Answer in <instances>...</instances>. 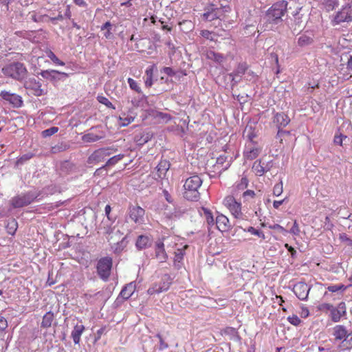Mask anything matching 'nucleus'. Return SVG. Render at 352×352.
Returning <instances> with one entry per match:
<instances>
[{
  "instance_id": "obj_7",
  "label": "nucleus",
  "mask_w": 352,
  "mask_h": 352,
  "mask_svg": "<svg viewBox=\"0 0 352 352\" xmlns=\"http://www.w3.org/2000/svg\"><path fill=\"white\" fill-rule=\"evenodd\" d=\"M172 284V278L168 274H164L160 279L153 283L147 290L148 295L152 296L167 291Z\"/></svg>"
},
{
  "instance_id": "obj_39",
  "label": "nucleus",
  "mask_w": 352,
  "mask_h": 352,
  "mask_svg": "<svg viewBox=\"0 0 352 352\" xmlns=\"http://www.w3.org/2000/svg\"><path fill=\"white\" fill-rule=\"evenodd\" d=\"M204 214L206 218V220L208 223V224L210 226H212L214 225L215 221L212 215V213L211 211L206 208H203Z\"/></svg>"
},
{
  "instance_id": "obj_23",
  "label": "nucleus",
  "mask_w": 352,
  "mask_h": 352,
  "mask_svg": "<svg viewBox=\"0 0 352 352\" xmlns=\"http://www.w3.org/2000/svg\"><path fill=\"white\" fill-rule=\"evenodd\" d=\"M85 327L83 324H76L74 329L72 331L71 336L73 339L74 344H78L80 342V338L83 332L85 331Z\"/></svg>"
},
{
  "instance_id": "obj_45",
  "label": "nucleus",
  "mask_w": 352,
  "mask_h": 352,
  "mask_svg": "<svg viewBox=\"0 0 352 352\" xmlns=\"http://www.w3.org/2000/svg\"><path fill=\"white\" fill-rule=\"evenodd\" d=\"M127 82L131 89L135 91L138 94L141 93L142 90L140 86L138 85V82L135 80H133L131 78H129L127 79Z\"/></svg>"
},
{
  "instance_id": "obj_55",
  "label": "nucleus",
  "mask_w": 352,
  "mask_h": 352,
  "mask_svg": "<svg viewBox=\"0 0 352 352\" xmlns=\"http://www.w3.org/2000/svg\"><path fill=\"white\" fill-rule=\"evenodd\" d=\"M347 63H346V69L349 72L348 74H350V77L352 76V56L347 55Z\"/></svg>"
},
{
  "instance_id": "obj_24",
  "label": "nucleus",
  "mask_w": 352,
  "mask_h": 352,
  "mask_svg": "<svg viewBox=\"0 0 352 352\" xmlns=\"http://www.w3.org/2000/svg\"><path fill=\"white\" fill-rule=\"evenodd\" d=\"M248 186V179L242 177L239 183H236L232 188L231 195L237 197L241 191H243Z\"/></svg>"
},
{
  "instance_id": "obj_25",
  "label": "nucleus",
  "mask_w": 352,
  "mask_h": 352,
  "mask_svg": "<svg viewBox=\"0 0 352 352\" xmlns=\"http://www.w3.org/2000/svg\"><path fill=\"white\" fill-rule=\"evenodd\" d=\"M276 138H279V141L280 144H284L283 141H285V145L289 146V143L292 142V135L290 131H285L283 129H278L276 135Z\"/></svg>"
},
{
  "instance_id": "obj_57",
  "label": "nucleus",
  "mask_w": 352,
  "mask_h": 352,
  "mask_svg": "<svg viewBox=\"0 0 352 352\" xmlns=\"http://www.w3.org/2000/svg\"><path fill=\"white\" fill-rule=\"evenodd\" d=\"M300 314L302 318H307L309 316V309L304 305L301 306Z\"/></svg>"
},
{
  "instance_id": "obj_8",
  "label": "nucleus",
  "mask_w": 352,
  "mask_h": 352,
  "mask_svg": "<svg viewBox=\"0 0 352 352\" xmlns=\"http://www.w3.org/2000/svg\"><path fill=\"white\" fill-rule=\"evenodd\" d=\"M112 265V258L109 256L102 257L98 261L96 270L99 277L102 280L107 281L109 279Z\"/></svg>"
},
{
  "instance_id": "obj_19",
  "label": "nucleus",
  "mask_w": 352,
  "mask_h": 352,
  "mask_svg": "<svg viewBox=\"0 0 352 352\" xmlns=\"http://www.w3.org/2000/svg\"><path fill=\"white\" fill-rule=\"evenodd\" d=\"M272 162L264 165L262 163L261 160H256L252 166V170L255 173V174L258 176L263 175L266 172L269 171L272 167Z\"/></svg>"
},
{
  "instance_id": "obj_48",
  "label": "nucleus",
  "mask_w": 352,
  "mask_h": 352,
  "mask_svg": "<svg viewBox=\"0 0 352 352\" xmlns=\"http://www.w3.org/2000/svg\"><path fill=\"white\" fill-rule=\"evenodd\" d=\"M287 319L290 324L294 326H298L301 323V320L295 314L288 316Z\"/></svg>"
},
{
  "instance_id": "obj_11",
  "label": "nucleus",
  "mask_w": 352,
  "mask_h": 352,
  "mask_svg": "<svg viewBox=\"0 0 352 352\" xmlns=\"http://www.w3.org/2000/svg\"><path fill=\"white\" fill-rule=\"evenodd\" d=\"M128 215L131 221L136 224L144 223L145 210L139 206H131L128 209Z\"/></svg>"
},
{
  "instance_id": "obj_13",
  "label": "nucleus",
  "mask_w": 352,
  "mask_h": 352,
  "mask_svg": "<svg viewBox=\"0 0 352 352\" xmlns=\"http://www.w3.org/2000/svg\"><path fill=\"white\" fill-rule=\"evenodd\" d=\"M311 287L305 282H298L294 285L293 292L300 300L307 298Z\"/></svg>"
},
{
  "instance_id": "obj_37",
  "label": "nucleus",
  "mask_w": 352,
  "mask_h": 352,
  "mask_svg": "<svg viewBox=\"0 0 352 352\" xmlns=\"http://www.w3.org/2000/svg\"><path fill=\"white\" fill-rule=\"evenodd\" d=\"M179 25L180 26L181 30L184 32H188L194 28L193 23L190 20H184L179 23Z\"/></svg>"
},
{
  "instance_id": "obj_63",
  "label": "nucleus",
  "mask_w": 352,
  "mask_h": 352,
  "mask_svg": "<svg viewBox=\"0 0 352 352\" xmlns=\"http://www.w3.org/2000/svg\"><path fill=\"white\" fill-rule=\"evenodd\" d=\"M154 66L148 67L145 72L146 77L153 78Z\"/></svg>"
},
{
  "instance_id": "obj_40",
  "label": "nucleus",
  "mask_w": 352,
  "mask_h": 352,
  "mask_svg": "<svg viewBox=\"0 0 352 352\" xmlns=\"http://www.w3.org/2000/svg\"><path fill=\"white\" fill-rule=\"evenodd\" d=\"M228 159V156L226 155H221L217 158L216 164L214 165V167H217L218 169H219V171H221L223 168L221 167L223 166V164L226 162Z\"/></svg>"
},
{
  "instance_id": "obj_3",
  "label": "nucleus",
  "mask_w": 352,
  "mask_h": 352,
  "mask_svg": "<svg viewBox=\"0 0 352 352\" xmlns=\"http://www.w3.org/2000/svg\"><path fill=\"white\" fill-rule=\"evenodd\" d=\"M287 1L285 0L274 3L266 12L265 19L267 24H278L287 12Z\"/></svg>"
},
{
  "instance_id": "obj_49",
  "label": "nucleus",
  "mask_w": 352,
  "mask_h": 352,
  "mask_svg": "<svg viewBox=\"0 0 352 352\" xmlns=\"http://www.w3.org/2000/svg\"><path fill=\"white\" fill-rule=\"evenodd\" d=\"M268 228L271 230H277L283 234H286L288 232V231L285 228L276 223L273 225H269Z\"/></svg>"
},
{
  "instance_id": "obj_28",
  "label": "nucleus",
  "mask_w": 352,
  "mask_h": 352,
  "mask_svg": "<svg viewBox=\"0 0 352 352\" xmlns=\"http://www.w3.org/2000/svg\"><path fill=\"white\" fill-rule=\"evenodd\" d=\"M151 243V239L148 236L140 235L136 241L135 245L138 249L142 250L146 248Z\"/></svg>"
},
{
  "instance_id": "obj_62",
  "label": "nucleus",
  "mask_w": 352,
  "mask_h": 352,
  "mask_svg": "<svg viewBox=\"0 0 352 352\" xmlns=\"http://www.w3.org/2000/svg\"><path fill=\"white\" fill-rule=\"evenodd\" d=\"M163 72L169 76H173L175 72L171 67H166L163 68Z\"/></svg>"
},
{
  "instance_id": "obj_12",
  "label": "nucleus",
  "mask_w": 352,
  "mask_h": 352,
  "mask_svg": "<svg viewBox=\"0 0 352 352\" xmlns=\"http://www.w3.org/2000/svg\"><path fill=\"white\" fill-rule=\"evenodd\" d=\"M35 198L36 197L30 193L19 195L12 199V206L14 208H21L30 204L34 201Z\"/></svg>"
},
{
  "instance_id": "obj_32",
  "label": "nucleus",
  "mask_w": 352,
  "mask_h": 352,
  "mask_svg": "<svg viewBox=\"0 0 352 352\" xmlns=\"http://www.w3.org/2000/svg\"><path fill=\"white\" fill-rule=\"evenodd\" d=\"M244 232H247L250 233L252 235L256 236L261 239L264 240L265 239V234L263 231L256 229L255 228L252 226H249L245 229H243Z\"/></svg>"
},
{
  "instance_id": "obj_38",
  "label": "nucleus",
  "mask_w": 352,
  "mask_h": 352,
  "mask_svg": "<svg viewBox=\"0 0 352 352\" xmlns=\"http://www.w3.org/2000/svg\"><path fill=\"white\" fill-rule=\"evenodd\" d=\"M46 54L47 57H49L54 64L60 66H64L65 65V63L60 60L52 50H47Z\"/></svg>"
},
{
  "instance_id": "obj_64",
  "label": "nucleus",
  "mask_w": 352,
  "mask_h": 352,
  "mask_svg": "<svg viewBox=\"0 0 352 352\" xmlns=\"http://www.w3.org/2000/svg\"><path fill=\"white\" fill-rule=\"evenodd\" d=\"M74 3L80 7L85 8L87 6V3L85 1V0H73Z\"/></svg>"
},
{
  "instance_id": "obj_10",
  "label": "nucleus",
  "mask_w": 352,
  "mask_h": 352,
  "mask_svg": "<svg viewBox=\"0 0 352 352\" xmlns=\"http://www.w3.org/2000/svg\"><path fill=\"white\" fill-rule=\"evenodd\" d=\"M116 148H101L94 151L88 157V164H98L104 161L107 157L114 153Z\"/></svg>"
},
{
  "instance_id": "obj_1",
  "label": "nucleus",
  "mask_w": 352,
  "mask_h": 352,
  "mask_svg": "<svg viewBox=\"0 0 352 352\" xmlns=\"http://www.w3.org/2000/svg\"><path fill=\"white\" fill-rule=\"evenodd\" d=\"M318 311L326 314L333 322H338L346 315V305L342 301L336 306L330 302H321L317 307Z\"/></svg>"
},
{
  "instance_id": "obj_20",
  "label": "nucleus",
  "mask_w": 352,
  "mask_h": 352,
  "mask_svg": "<svg viewBox=\"0 0 352 352\" xmlns=\"http://www.w3.org/2000/svg\"><path fill=\"white\" fill-rule=\"evenodd\" d=\"M155 258L160 262H166L168 256L165 251L164 244L162 241H158L155 243Z\"/></svg>"
},
{
  "instance_id": "obj_50",
  "label": "nucleus",
  "mask_w": 352,
  "mask_h": 352,
  "mask_svg": "<svg viewBox=\"0 0 352 352\" xmlns=\"http://www.w3.org/2000/svg\"><path fill=\"white\" fill-rule=\"evenodd\" d=\"M343 344L347 349H352V332L347 334L343 340Z\"/></svg>"
},
{
  "instance_id": "obj_26",
  "label": "nucleus",
  "mask_w": 352,
  "mask_h": 352,
  "mask_svg": "<svg viewBox=\"0 0 352 352\" xmlns=\"http://www.w3.org/2000/svg\"><path fill=\"white\" fill-rule=\"evenodd\" d=\"M348 333L343 325H336L333 327V335L336 340H344Z\"/></svg>"
},
{
  "instance_id": "obj_36",
  "label": "nucleus",
  "mask_w": 352,
  "mask_h": 352,
  "mask_svg": "<svg viewBox=\"0 0 352 352\" xmlns=\"http://www.w3.org/2000/svg\"><path fill=\"white\" fill-rule=\"evenodd\" d=\"M124 157V154H118L117 155H114L112 157L109 158L106 164L102 167L105 168L109 166H113L116 164L118 162L122 160Z\"/></svg>"
},
{
  "instance_id": "obj_27",
  "label": "nucleus",
  "mask_w": 352,
  "mask_h": 352,
  "mask_svg": "<svg viewBox=\"0 0 352 352\" xmlns=\"http://www.w3.org/2000/svg\"><path fill=\"white\" fill-rule=\"evenodd\" d=\"M206 57L207 59L213 60L217 63H221L226 59V57L222 54L215 52L212 50L207 51L206 52Z\"/></svg>"
},
{
  "instance_id": "obj_47",
  "label": "nucleus",
  "mask_w": 352,
  "mask_h": 352,
  "mask_svg": "<svg viewBox=\"0 0 352 352\" xmlns=\"http://www.w3.org/2000/svg\"><path fill=\"white\" fill-rule=\"evenodd\" d=\"M34 157V154L28 153L21 156L16 161V164H23L26 161L32 159Z\"/></svg>"
},
{
  "instance_id": "obj_42",
  "label": "nucleus",
  "mask_w": 352,
  "mask_h": 352,
  "mask_svg": "<svg viewBox=\"0 0 352 352\" xmlns=\"http://www.w3.org/2000/svg\"><path fill=\"white\" fill-rule=\"evenodd\" d=\"M283 192V182L276 184L273 188V195L274 196H280Z\"/></svg>"
},
{
  "instance_id": "obj_22",
  "label": "nucleus",
  "mask_w": 352,
  "mask_h": 352,
  "mask_svg": "<svg viewBox=\"0 0 352 352\" xmlns=\"http://www.w3.org/2000/svg\"><path fill=\"white\" fill-rule=\"evenodd\" d=\"M136 289V284L135 282H131L126 285L120 293V296L124 300L129 299Z\"/></svg>"
},
{
  "instance_id": "obj_43",
  "label": "nucleus",
  "mask_w": 352,
  "mask_h": 352,
  "mask_svg": "<svg viewBox=\"0 0 352 352\" xmlns=\"http://www.w3.org/2000/svg\"><path fill=\"white\" fill-rule=\"evenodd\" d=\"M155 118H159L162 122L167 123L172 119V116L166 113L157 112Z\"/></svg>"
},
{
  "instance_id": "obj_58",
  "label": "nucleus",
  "mask_w": 352,
  "mask_h": 352,
  "mask_svg": "<svg viewBox=\"0 0 352 352\" xmlns=\"http://www.w3.org/2000/svg\"><path fill=\"white\" fill-rule=\"evenodd\" d=\"M8 327V321L3 317L0 316V331H3Z\"/></svg>"
},
{
  "instance_id": "obj_16",
  "label": "nucleus",
  "mask_w": 352,
  "mask_h": 352,
  "mask_svg": "<svg viewBox=\"0 0 352 352\" xmlns=\"http://www.w3.org/2000/svg\"><path fill=\"white\" fill-rule=\"evenodd\" d=\"M0 96L14 107H20L23 104L21 97L16 94L7 91H1Z\"/></svg>"
},
{
  "instance_id": "obj_41",
  "label": "nucleus",
  "mask_w": 352,
  "mask_h": 352,
  "mask_svg": "<svg viewBox=\"0 0 352 352\" xmlns=\"http://www.w3.org/2000/svg\"><path fill=\"white\" fill-rule=\"evenodd\" d=\"M97 100L100 103L103 104L107 107L115 109V107L113 106L112 102L109 100L107 98L102 96H98L97 97Z\"/></svg>"
},
{
  "instance_id": "obj_44",
  "label": "nucleus",
  "mask_w": 352,
  "mask_h": 352,
  "mask_svg": "<svg viewBox=\"0 0 352 352\" xmlns=\"http://www.w3.org/2000/svg\"><path fill=\"white\" fill-rule=\"evenodd\" d=\"M155 337L157 338L159 340V343H160L159 350L160 351H164L168 348V344L166 342H165L164 338L162 337V336L160 333L156 334Z\"/></svg>"
},
{
  "instance_id": "obj_31",
  "label": "nucleus",
  "mask_w": 352,
  "mask_h": 352,
  "mask_svg": "<svg viewBox=\"0 0 352 352\" xmlns=\"http://www.w3.org/2000/svg\"><path fill=\"white\" fill-rule=\"evenodd\" d=\"M18 223L14 219L10 220L6 225V230L9 234L14 235L17 230Z\"/></svg>"
},
{
  "instance_id": "obj_53",
  "label": "nucleus",
  "mask_w": 352,
  "mask_h": 352,
  "mask_svg": "<svg viewBox=\"0 0 352 352\" xmlns=\"http://www.w3.org/2000/svg\"><path fill=\"white\" fill-rule=\"evenodd\" d=\"M339 239L342 242L346 243V245L352 246V239H351L346 234H340Z\"/></svg>"
},
{
  "instance_id": "obj_56",
  "label": "nucleus",
  "mask_w": 352,
  "mask_h": 352,
  "mask_svg": "<svg viewBox=\"0 0 352 352\" xmlns=\"http://www.w3.org/2000/svg\"><path fill=\"white\" fill-rule=\"evenodd\" d=\"M242 195L244 199H253L256 196V194L254 190H247L243 191Z\"/></svg>"
},
{
  "instance_id": "obj_46",
  "label": "nucleus",
  "mask_w": 352,
  "mask_h": 352,
  "mask_svg": "<svg viewBox=\"0 0 352 352\" xmlns=\"http://www.w3.org/2000/svg\"><path fill=\"white\" fill-rule=\"evenodd\" d=\"M58 131V128L56 126H52L50 129H45L42 131V135L44 138L50 137Z\"/></svg>"
},
{
  "instance_id": "obj_17",
  "label": "nucleus",
  "mask_w": 352,
  "mask_h": 352,
  "mask_svg": "<svg viewBox=\"0 0 352 352\" xmlns=\"http://www.w3.org/2000/svg\"><path fill=\"white\" fill-rule=\"evenodd\" d=\"M24 86L27 89L31 90L34 96H40L43 94L41 84L34 78H30L25 81Z\"/></svg>"
},
{
  "instance_id": "obj_52",
  "label": "nucleus",
  "mask_w": 352,
  "mask_h": 352,
  "mask_svg": "<svg viewBox=\"0 0 352 352\" xmlns=\"http://www.w3.org/2000/svg\"><path fill=\"white\" fill-rule=\"evenodd\" d=\"M120 120L121 122L120 126H126L129 125V124H131L132 122H133L134 118L132 116H130V117L127 116L125 118L120 117Z\"/></svg>"
},
{
  "instance_id": "obj_35",
  "label": "nucleus",
  "mask_w": 352,
  "mask_h": 352,
  "mask_svg": "<svg viewBox=\"0 0 352 352\" xmlns=\"http://www.w3.org/2000/svg\"><path fill=\"white\" fill-rule=\"evenodd\" d=\"M102 137L101 135H98L93 133H89L84 135L82 138V140L85 142H94L100 140Z\"/></svg>"
},
{
  "instance_id": "obj_33",
  "label": "nucleus",
  "mask_w": 352,
  "mask_h": 352,
  "mask_svg": "<svg viewBox=\"0 0 352 352\" xmlns=\"http://www.w3.org/2000/svg\"><path fill=\"white\" fill-rule=\"evenodd\" d=\"M347 288V286L343 284L330 285L327 287L328 292L331 293H336L338 292H344Z\"/></svg>"
},
{
  "instance_id": "obj_59",
  "label": "nucleus",
  "mask_w": 352,
  "mask_h": 352,
  "mask_svg": "<svg viewBox=\"0 0 352 352\" xmlns=\"http://www.w3.org/2000/svg\"><path fill=\"white\" fill-rule=\"evenodd\" d=\"M323 4L328 10H331L334 8L336 2L333 0H326Z\"/></svg>"
},
{
  "instance_id": "obj_4",
  "label": "nucleus",
  "mask_w": 352,
  "mask_h": 352,
  "mask_svg": "<svg viewBox=\"0 0 352 352\" xmlns=\"http://www.w3.org/2000/svg\"><path fill=\"white\" fill-rule=\"evenodd\" d=\"M223 206L228 210L232 217L237 221L248 220L247 215L243 212L242 204L236 200L234 195H227L223 201Z\"/></svg>"
},
{
  "instance_id": "obj_6",
  "label": "nucleus",
  "mask_w": 352,
  "mask_h": 352,
  "mask_svg": "<svg viewBox=\"0 0 352 352\" xmlns=\"http://www.w3.org/2000/svg\"><path fill=\"white\" fill-rule=\"evenodd\" d=\"M231 9L229 6L217 5L216 3H209L204 9L203 18L208 21L215 19H223L226 12H230Z\"/></svg>"
},
{
  "instance_id": "obj_15",
  "label": "nucleus",
  "mask_w": 352,
  "mask_h": 352,
  "mask_svg": "<svg viewBox=\"0 0 352 352\" xmlns=\"http://www.w3.org/2000/svg\"><path fill=\"white\" fill-rule=\"evenodd\" d=\"M170 167V164L167 160H161L156 166V175L154 178L156 180H163L166 178L167 171Z\"/></svg>"
},
{
  "instance_id": "obj_30",
  "label": "nucleus",
  "mask_w": 352,
  "mask_h": 352,
  "mask_svg": "<svg viewBox=\"0 0 352 352\" xmlns=\"http://www.w3.org/2000/svg\"><path fill=\"white\" fill-rule=\"evenodd\" d=\"M56 74H63L65 76H67V74L66 73H64V72L61 73L56 70H45V71H42L41 72V75L42 77L47 78V79H50L51 80H54L56 79Z\"/></svg>"
},
{
  "instance_id": "obj_61",
  "label": "nucleus",
  "mask_w": 352,
  "mask_h": 352,
  "mask_svg": "<svg viewBox=\"0 0 352 352\" xmlns=\"http://www.w3.org/2000/svg\"><path fill=\"white\" fill-rule=\"evenodd\" d=\"M247 69V65L245 63H241V64H239L237 69H236V73L237 74H244L245 72Z\"/></svg>"
},
{
  "instance_id": "obj_60",
  "label": "nucleus",
  "mask_w": 352,
  "mask_h": 352,
  "mask_svg": "<svg viewBox=\"0 0 352 352\" xmlns=\"http://www.w3.org/2000/svg\"><path fill=\"white\" fill-rule=\"evenodd\" d=\"M162 194L167 202L170 204H172L173 202V199L167 190L164 189L162 190Z\"/></svg>"
},
{
  "instance_id": "obj_54",
  "label": "nucleus",
  "mask_w": 352,
  "mask_h": 352,
  "mask_svg": "<svg viewBox=\"0 0 352 352\" xmlns=\"http://www.w3.org/2000/svg\"><path fill=\"white\" fill-rule=\"evenodd\" d=\"M200 34L204 37L205 38L208 39V40H210V41H213L214 40V38L212 36V32L209 31V30H203L200 32Z\"/></svg>"
},
{
  "instance_id": "obj_2",
  "label": "nucleus",
  "mask_w": 352,
  "mask_h": 352,
  "mask_svg": "<svg viewBox=\"0 0 352 352\" xmlns=\"http://www.w3.org/2000/svg\"><path fill=\"white\" fill-rule=\"evenodd\" d=\"M202 182V179L197 175L187 178L183 186L184 197L188 201H197L200 198L199 189L200 188Z\"/></svg>"
},
{
  "instance_id": "obj_14",
  "label": "nucleus",
  "mask_w": 352,
  "mask_h": 352,
  "mask_svg": "<svg viewBox=\"0 0 352 352\" xmlns=\"http://www.w3.org/2000/svg\"><path fill=\"white\" fill-rule=\"evenodd\" d=\"M261 152V148L256 143H249L245 146L243 157L245 160H253L258 156Z\"/></svg>"
},
{
  "instance_id": "obj_18",
  "label": "nucleus",
  "mask_w": 352,
  "mask_h": 352,
  "mask_svg": "<svg viewBox=\"0 0 352 352\" xmlns=\"http://www.w3.org/2000/svg\"><path fill=\"white\" fill-rule=\"evenodd\" d=\"M290 122L289 116L283 112L276 113L273 118V123L278 129L285 127Z\"/></svg>"
},
{
  "instance_id": "obj_34",
  "label": "nucleus",
  "mask_w": 352,
  "mask_h": 352,
  "mask_svg": "<svg viewBox=\"0 0 352 352\" xmlns=\"http://www.w3.org/2000/svg\"><path fill=\"white\" fill-rule=\"evenodd\" d=\"M313 38L307 35L302 34L298 39V44L300 47H305L311 44Z\"/></svg>"
},
{
  "instance_id": "obj_51",
  "label": "nucleus",
  "mask_w": 352,
  "mask_h": 352,
  "mask_svg": "<svg viewBox=\"0 0 352 352\" xmlns=\"http://www.w3.org/2000/svg\"><path fill=\"white\" fill-rule=\"evenodd\" d=\"M300 232V227L296 220H294V225L289 230V233L294 236H299Z\"/></svg>"
},
{
  "instance_id": "obj_21",
  "label": "nucleus",
  "mask_w": 352,
  "mask_h": 352,
  "mask_svg": "<svg viewBox=\"0 0 352 352\" xmlns=\"http://www.w3.org/2000/svg\"><path fill=\"white\" fill-rule=\"evenodd\" d=\"M215 223L217 229L221 232L227 231L230 228L228 218L223 214H220L217 217Z\"/></svg>"
},
{
  "instance_id": "obj_9",
  "label": "nucleus",
  "mask_w": 352,
  "mask_h": 352,
  "mask_svg": "<svg viewBox=\"0 0 352 352\" xmlns=\"http://www.w3.org/2000/svg\"><path fill=\"white\" fill-rule=\"evenodd\" d=\"M352 21V1L342 6V8L337 12L335 15L332 23L333 25H338L344 22Z\"/></svg>"
},
{
  "instance_id": "obj_5",
  "label": "nucleus",
  "mask_w": 352,
  "mask_h": 352,
  "mask_svg": "<svg viewBox=\"0 0 352 352\" xmlns=\"http://www.w3.org/2000/svg\"><path fill=\"white\" fill-rule=\"evenodd\" d=\"M3 74L14 80L22 81L28 75V69L23 63L14 62L6 65L2 68Z\"/></svg>"
},
{
  "instance_id": "obj_29",
  "label": "nucleus",
  "mask_w": 352,
  "mask_h": 352,
  "mask_svg": "<svg viewBox=\"0 0 352 352\" xmlns=\"http://www.w3.org/2000/svg\"><path fill=\"white\" fill-rule=\"evenodd\" d=\"M54 320V315L52 311L47 312L43 317L41 322V327L44 329H47L50 327L52 324V322Z\"/></svg>"
}]
</instances>
